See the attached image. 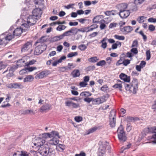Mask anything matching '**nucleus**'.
Here are the masks:
<instances>
[{"label": "nucleus", "instance_id": "4c0bfd02", "mask_svg": "<svg viewBox=\"0 0 156 156\" xmlns=\"http://www.w3.org/2000/svg\"><path fill=\"white\" fill-rule=\"evenodd\" d=\"M92 94L89 92H81L80 94V96H85L88 97L91 96Z\"/></svg>", "mask_w": 156, "mask_h": 156}, {"label": "nucleus", "instance_id": "37998d69", "mask_svg": "<svg viewBox=\"0 0 156 156\" xmlns=\"http://www.w3.org/2000/svg\"><path fill=\"white\" fill-rule=\"evenodd\" d=\"M78 54V53L77 52H71L67 55V57L68 58H71L77 55Z\"/></svg>", "mask_w": 156, "mask_h": 156}, {"label": "nucleus", "instance_id": "2eb2a0df", "mask_svg": "<svg viewBox=\"0 0 156 156\" xmlns=\"http://www.w3.org/2000/svg\"><path fill=\"white\" fill-rule=\"evenodd\" d=\"M120 78L124 81L129 82L130 80L129 76H128L123 73H121L119 75Z\"/></svg>", "mask_w": 156, "mask_h": 156}, {"label": "nucleus", "instance_id": "2f4dec72", "mask_svg": "<svg viewBox=\"0 0 156 156\" xmlns=\"http://www.w3.org/2000/svg\"><path fill=\"white\" fill-rule=\"evenodd\" d=\"M105 147L103 145H101L98 150V154H103L105 153Z\"/></svg>", "mask_w": 156, "mask_h": 156}, {"label": "nucleus", "instance_id": "6ab92c4d", "mask_svg": "<svg viewBox=\"0 0 156 156\" xmlns=\"http://www.w3.org/2000/svg\"><path fill=\"white\" fill-rule=\"evenodd\" d=\"M45 140L44 139L41 138H39L37 140V143H35L34 144V145L37 147H41L44 146V144L45 143Z\"/></svg>", "mask_w": 156, "mask_h": 156}, {"label": "nucleus", "instance_id": "bf43d9fd", "mask_svg": "<svg viewBox=\"0 0 156 156\" xmlns=\"http://www.w3.org/2000/svg\"><path fill=\"white\" fill-rule=\"evenodd\" d=\"M130 51L132 53H133V54L135 55L137 54L138 52V50L136 48H133L131 49Z\"/></svg>", "mask_w": 156, "mask_h": 156}, {"label": "nucleus", "instance_id": "cd10ccee", "mask_svg": "<svg viewBox=\"0 0 156 156\" xmlns=\"http://www.w3.org/2000/svg\"><path fill=\"white\" fill-rule=\"evenodd\" d=\"M108 38L107 37L104 38L101 41L102 44L101 47L104 49L106 48L107 47V43L106 41L107 40Z\"/></svg>", "mask_w": 156, "mask_h": 156}, {"label": "nucleus", "instance_id": "c85d7f7f", "mask_svg": "<svg viewBox=\"0 0 156 156\" xmlns=\"http://www.w3.org/2000/svg\"><path fill=\"white\" fill-rule=\"evenodd\" d=\"M62 36L61 35L59 36H56L51 38L50 41L51 42H54L58 41L62 39Z\"/></svg>", "mask_w": 156, "mask_h": 156}, {"label": "nucleus", "instance_id": "0eeeda50", "mask_svg": "<svg viewBox=\"0 0 156 156\" xmlns=\"http://www.w3.org/2000/svg\"><path fill=\"white\" fill-rule=\"evenodd\" d=\"M51 74L50 71L46 70H44L37 74L35 76L36 79H42Z\"/></svg>", "mask_w": 156, "mask_h": 156}, {"label": "nucleus", "instance_id": "79ce46f5", "mask_svg": "<svg viewBox=\"0 0 156 156\" xmlns=\"http://www.w3.org/2000/svg\"><path fill=\"white\" fill-rule=\"evenodd\" d=\"M151 142L154 144H156V133L154 134L151 138Z\"/></svg>", "mask_w": 156, "mask_h": 156}, {"label": "nucleus", "instance_id": "5701e85b", "mask_svg": "<svg viewBox=\"0 0 156 156\" xmlns=\"http://www.w3.org/2000/svg\"><path fill=\"white\" fill-rule=\"evenodd\" d=\"M105 15L108 16H111L112 15H115L118 14L116 10H112L111 11H107L105 12Z\"/></svg>", "mask_w": 156, "mask_h": 156}, {"label": "nucleus", "instance_id": "3c124183", "mask_svg": "<svg viewBox=\"0 0 156 156\" xmlns=\"http://www.w3.org/2000/svg\"><path fill=\"white\" fill-rule=\"evenodd\" d=\"M103 22H105L104 20H102L100 21V28L101 30L104 29L106 26V25L103 23Z\"/></svg>", "mask_w": 156, "mask_h": 156}, {"label": "nucleus", "instance_id": "f704fd0d", "mask_svg": "<svg viewBox=\"0 0 156 156\" xmlns=\"http://www.w3.org/2000/svg\"><path fill=\"white\" fill-rule=\"evenodd\" d=\"M13 88H20L22 89L23 87L20 83H13L12 84Z\"/></svg>", "mask_w": 156, "mask_h": 156}, {"label": "nucleus", "instance_id": "0e129e2a", "mask_svg": "<svg viewBox=\"0 0 156 156\" xmlns=\"http://www.w3.org/2000/svg\"><path fill=\"white\" fill-rule=\"evenodd\" d=\"M146 59L147 60H149L151 58V53L150 50H148L146 52Z\"/></svg>", "mask_w": 156, "mask_h": 156}, {"label": "nucleus", "instance_id": "39448f33", "mask_svg": "<svg viewBox=\"0 0 156 156\" xmlns=\"http://www.w3.org/2000/svg\"><path fill=\"white\" fill-rule=\"evenodd\" d=\"M44 138L46 139L48 137L49 138L56 137H58V138H60V136L59 135L58 133L56 131H53L50 133H44L42 134Z\"/></svg>", "mask_w": 156, "mask_h": 156}, {"label": "nucleus", "instance_id": "20e7f679", "mask_svg": "<svg viewBox=\"0 0 156 156\" xmlns=\"http://www.w3.org/2000/svg\"><path fill=\"white\" fill-rule=\"evenodd\" d=\"M116 118V112L114 110H112L109 115L110 125L112 127H114L115 125Z\"/></svg>", "mask_w": 156, "mask_h": 156}, {"label": "nucleus", "instance_id": "bb28decb", "mask_svg": "<svg viewBox=\"0 0 156 156\" xmlns=\"http://www.w3.org/2000/svg\"><path fill=\"white\" fill-rule=\"evenodd\" d=\"M34 79V78L33 76L29 75L24 79L23 82H30L33 80Z\"/></svg>", "mask_w": 156, "mask_h": 156}, {"label": "nucleus", "instance_id": "680f3d73", "mask_svg": "<svg viewBox=\"0 0 156 156\" xmlns=\"http://www.w3.org/2000/svg\"><path fill=\"white\" fill-rule=\"evenodd\" d=\"M30 113H32L34 114L33 110H27L24 112V113L25 115L29 114Z\"/></svg>", "mask_w": 156, "mask_h": 156}, {"label": "nucleus", "instance_id": "aec40b11", "mask_svg": "<svg viewBox=\"0 0 156 156\" xmlns=\"http://www.w3.org/2000/svg\"><path fill=\"white\" fill-rule=\"evenodd\" d=\"M125 57L126 56L125 54H122L120 57L119 59L116 63V66H119L121 64H123Z\"/></svg>", "mask_w": 156, "mask_h": 156}, {"label": "nucleus", "instance_id": "e433bc0d", "mask_svg": "<svg viewBox=\"0 0 156 156\" xmlns=\"http://www.w3.org/2000/svg\"><path fill=\"white\" fill-rule=\"evenodd\" d=\"M97 129V127H94L91 129H89L87 132V134L88 135L91 133H93L96 131Z\"/></svg>", "mask_w": 156, "mask_h": 156}, {"label": "nucleus", "instance_id": "7ed1b4c3", "mask_svg": "<svg viewBox=\"0 0 156 156\" xmlns=\"http://www.w3.org/2000/svg\"><path fill=\"white\" fill-rule=\"evenodd\" d=\"M118 137L120 142H123L127 139L125 133L122 125H120L117 130Z\"/></svg>", "mask_w": 156, "mask_h": 156}, {"label": "nucleus", "instance_id": "473e14b6", "mask_svg": "<svg viewBox=\"0 0 156 156\" xmlns=\"http://www.w3.org/2000/svg\"><path fill=\"white\" fill-rule=\"evenodd\" d=\"M99 59L96 56H94L89 58L88 60L89 62L95 63L97 62Z\"/></svg>", "mask_w": 156, "mask_h": 156}, {"label": "nucleus", "instance_id": "c9c22d12", "mask_svg": "<svg viewBox=\"0 0 156 156\" xmlns=\"http://www.w3.org/2000/svg\"><path fill=\"white\" fill-rule=\"evenodd\" d=\"M48 153V155L49 156H54L55 154V151L54 148H49Z\"/></svg>", "mask_w": 156, "mask_h": 156}, {"label": "nucleus", "instance_id": "4be33fe9", "mask_svg": "<svg viewBox=\"0 0 156 156\" xmlns=\"http://www.w3.org/2000/svg\"><path fill=\"white\" fill-rule=\"evenodd\" d=\"M118 9H119V12L126 10L127 8V5L125 3H122L117 5Z\"/></svg>", "mask_w": 156, "mask_h": 156}, {"label": "nucleus", "instance_id": "603ef678", "mask_svg": "<svg viewBox=\"0 0 156 156\" xmlns=\"http://www.w3.org/2000/svg\"><path fill=\"white\" fill-rule=\"evenodd\" d=\"M139 33L142 36L144 41H146L147 40V36L144 34L142 30H141L139 32Z\"/></svg>", "mask_w": 156, "mask_h": 156}, {"label": "nucleus", "instance_id": "ea45409f", "mask_svg": "<svg viewBox=\"0 0 156 156\" xmlns=\"http://www.w3.org/2000/svg\"><path fill=\"white\" fill-rule=\"evenodd\" d=\"M92 104L93 105H99L100 104L99 98L94 99L93 98Z\"/></svg>", "mask_w": 156, "mask_h": 156}, {"label": "nucleus", "instance_id": "412c9836", "mask_svg": "<svg viewBox=\"0 0 156 156\" xmlns=\"http://www.w3.org/2000/svg\"><path fill=\"white\" fill-rule=\"evenodd\" d=\"M41 47L39 46H37L36 47L35 50L34 52V54L36 55H39L44 51V49H40Z\"/></svg>", "mask_w": 156, "mask_h": 156}, {"label": "nucleus", "instance_id": "f03ea898", "mask_svg": "<svg viewBox=\"0 0 156 156\" xmlns=\"http://www.w3.org/2000/svg\"><path fill=\"white\" fill-rule=\"evenodd\" d=\"M38 19L37 18L35 17L33 15L29 16L27 19L26 23L22 24L23 28H25L24 30H28L30 26L34 25L36 22V20Z\"/></svg>", "mask_w": 156, "mask_h": 156}, {"label": "nucleus", "instance_id": "c756f323", "mask_svg": "<svg viewBox=\"0 0 156 156\" xmlns=\"http://www.w3.org/2000/svg\"><path fill=\"white\" fill-rule=\"evenodd\" d=\"M29 154L26 151H21L20 154H18L16 153H14L13 156H29Z\"/></svg>", "mask_w": 156, "mask_h": 156}, {"label": "nucleus", "instance_id": "f8f14e48", "mask_svg": "<svg viewBox=\"0 0 156 156\" xmlns=\"http://www.w3.org/2000/svg\"><path fill=\"white\" fill-rule=\"evenodd\" d=\"M65 104L66 106L69 107L72 106L73 108H76L79 107V104L73 102L70 100L68 99L65 102Z\"/></svg>", "mask_w": 156, "mask_h": 156}, {"label": "nucleus", "instance_id": "a19ab883", "mask_svg": "<svg viewBox=\"0 0 156 156\" xmlns=\"http://www.w3.org/2000/svg\"><path fill=\"white\" fill-rule=\"evenodd\" d=\"M78 48L81 51H84L87 48V46L84 44H81L79 45Z\"/></svg>", "mask_w": 156, "mask_h": 156}, {"label": "nucleus", "instance_id": "49530a36", "mask_svg": "<svg viewBox=\"0 0 156 156\" xmlns=\"http://www.w3.org/2000/svg\"><path fill=\"white\" fill-rule=\"evenodd\" d=\"M114 37L115 39L119 40H123L125 39V37L123 36H119L118 35H115Z\"/></svg>", "mask_w": 156, "mask_h": 156}, {"label": "nucleus", "instance_id": "a211bd4d", "mask_svg": "<svg viewBox=\"0 0 156 156\" xmlns=\"http://www.w3.org/2000/svg\"><path fill=\"white\" fill-rule=\"evenodd\" d=\"M51 106L49 104H44L40 109L41 112L46 111H48L51 109Z\"/></svg>", "mask_w": 156, "mask_h": 156}, {"label": "nucleus", "instance_id": "4d7b16f0", "mask_svg": "<svg viewBox=\"0 0 156 156\" xmlns=\"http://www.w3.org/2000/svg\"><path fill=\"white\" fill-rule=\"evenodd\" d=\"M112 87L115 88H119L121 90L122 87L121 83H116Z\"/></svg>", "mask_w": 156, "mask_h": 156}, {"label": "nucleus", "instance_id": "5fc2aeb1", "mask_svg": "<svg viewBox=\"0 0 156 156\" xmlns=\"http://www.w3.org/2000/svg\"><path fill=\"white\" fill-rule=\"evenodd\" d=\"M138 43L137 40H135L133 42L131 46L132 48L137 47L138 46Z\"/></svg>", "mask_w": 156, "mask_h": 156}, {"label": "nucleus", "instance_id": "864d4df0", "mask_svg": "<svg viewBox=\"0 0 156 156\" xmlns=\"http://www.w3.org/2000/svg\"><path fill=\"white\" fill-rule=\"evenodd\" d=\"M109 88L106 85H104L102 86L101 88V90L104 92H107Z\"/></svg>", "mask_w": 156, "mask_h": 156}, {"label": "nucleus", "instance_id": "1a4fd4ad", "mask_svg": "<svg viewBox=\"0 0 156 156\" xmlns=\"http://www.w3.org/2000/svg\"><path fill=\"white\" fill-rule=\"evenodd\" d=\"M46 145L41 147L38 149V151L43 156H46L48 155V151L49 150L48 147H46Z\"/></svg>", "mask_w": 156, "mask_h": 156}, {"label": "nucleus", "instance_id": "a878e982", "mask_svg": "<svg viewBox=\"0 0 156 156\" xmlns=\"http://www.w3.org/2000/svg\"><path fill=\"white\" fill-rule=\"evenodd\" d=\"M25 61L23 59H20L17 61V66L18 67H21L23 66H26Z\"/></svg>", "mask_w": 156, "mask_h": 156}, {"label": "nucleus", "instance_id": "8fccbe9b", "mask_svg": "<svg viewBox=\"0 0 156 156\" xmlns=\"http://www.w3.org/2000/svg\"><path fill=\"white\" fill-rule=\"evenodd\" d=\"M66 28V27L64 25H59L56 28L57 30L61 31L62 30H64Z\"/></svg>", "mask_w": 156, "mask_h": 156}, {"label": "nucleus", "instance_id": "58836bf2", "mask_svg": "<svg viewBox=\"0 0 156 156\" xmlns=\"http://www.w3.org/2000/svg\"><path fill=\"white\" fill-rule=\"evenodd\" d=\"M73 30L72 29H71V30H69L68 31H66L63 34L61 35L62 36V38L64 37L65 36H67L69 35H70V34L71 33L73 32Z\"/></svg>", "mask_w": 156, "mask_h": 156}, {"label": "nucleus", "instance_id": "ddd939ff", "mask_svg": "<svg viewBox=\"0 0 156 156\" xmlns=\"http://www.w3.org/2000/svg\"><path fill=\"white\" fill-rule=\"evenodd\" d=\"M130 12L129 10H126L121 11L118 12V14L122 19H125L127 18L129 15Z\"/></svg>", "mask_w": 156, "mask_h": 156}, {"label": "nucleus", "instance_id": "c03bdc74", "mask_svg": "<svg viewBox=\"0 0 156 156\" xmlns=\"http://www.w3.org/2000/svg\"><path fill=\"white\" fill-rule=\"evenodd\" d=\"M36 62V61L34 59H33L30 61L29 62H26V66L28 67L30 65H31L34 64L35 62Z\"/></svg>", "mask_w": 156, "mask_h": 156}, {"label": "nucleus", "instance_id": "dca6fc26", "mask_svg": "<svg viewBox=\"0 0 156 156\" xmlns=\"http://www.w3.org/2000/svg\"><path fill=\"white\" fill-rule=\"evenodd\" d=\"M37 69V68L36 67H29L21 70L20 72V73L21 74H22L26 73L27 72V70H28L29 72H30Z\"/></svg>", "mask_w": 156, "mask_h": 156}, {"label": "nucleus", "instance_id": "9d476101", "mask_svg": "<svg viewBox=\"0 0 156 156\" xmlns=\"http://www.w3.org/2000/svg\"><path fill=\"white\" fill-rule=\"evenodd\" d=\"M22 28H17L15 29L14 30L12 31V33L14 34L15 36H20L22 33L23 32H26L28 30H24V27L23 28V27L22 25Z\"/></svg>", "mask_w": 156, "mask_h": 156}, {"label": "nucleus", "instance_id": "69168bd1", "mask_svg": "<svg viewBox=\"0 0 156 156\" xmlns=\"http://www.w3.org/2000/svg\"><path fill=\"white\" fill-rule=\"evenodd\" d=\"M74 119L75 121L77 122H80L83 119L82 117L80 116L75 117Z\"/></svg>", "mask_w": 156, "mask_h": 156}, {"label": "nucleus", "instance_id": "052dcab7", "mask_svg": "<svg viewBox=\"0 0 156 156\" xmlns=\"http://www.w3.org/2000/svg\"><path fill=\"white\" fill-rule=\"evenodd\" d=\"M130 63V60L128 59H125L124 58V60L123 61V65L125 66H127L128 64Z\"/></svg>", "mask_w": 156, "mask_h": 156}, {"label": "nucleus", "instance_id": "7c9ffc66", "mask_svg": "<svg viewBox=\"0 0 156 156\" xmlns=\"http://www.w3.org/2000/svg\"><path fill=\"white\" fill-rule=\"evenodd\" d=\"M71 74L72 76L73 77H79L80 75V71L78 69L74 70L72 72Z\"/></svg>", "mask_w": 156, "mask_h": 156}, {"label": "nucleus", "instance_id": "13d9d810", "mask_svg": "<svg viewBox=\"0 0 156 156\" xmlns=\"http://www.w3.org/2000/svg\"><path fill=\"white\" fill-rule=\"evenodd\" d=\"M44 2V0H36L35 2V4L36 5H41L43 4Z\"/></svg>", "mask_w": 156, "mask_h": 156}, {"label": "nucleus", "instance_id": "09e8293b", "mask_svg": "<svg viewBox=\"0 0 156 156\" xmlns=\"http://www.w3.org/2000/svg\"><path fill=\"white\" fill-rule=\"evenodd\" d=\"M78 31L81 32L83 33L88 32L87 27L81 28L78 29Z\"/></svg>", "mask_w": 156, "mask_h": 156}, {"label": "nucleus", "instance_id": "393cba45", "mask_svg": "<svg viewBox=\"0 0 156 156\" xmlns=\"http://www.w3.org/2000/svg\"><path fill=\"white\" fill-rule=\"evenodd\" d=\"M109 97V95L107 94L105 95H104L98 98L100 104L102 103H103L105 102Z\"/></svg>", "mask_w": 156, "mask_h": 156}, {"label": "nucleus", "instance_id": "774afa93", "mask_svg": "<svg viewBox=\"0 0 156 156\" xmlns=\"http://www.w3.org/2000/svg\"><path fill=\"white\" fill-rule=\"evenodd\" d=\"M151 108L154 112L156 111V99L154 101V103L152 105Z\"/></svg>", "mask_w": 156, "mask_h": 156}, {"label": "nucleus", "instance_id": "6e6d98bb", "mask_svg": "<svg viewBox=\"0 0 156 156\" xmlns=\"http://www.w3.org/2000/svg\"><path fill=\"white\" fill-rule=\"evenodd\" d=\"M156 133V126L150 127V133Z\"/></svg>", "mask_w": 156, "mask_h": 156}, {"label": "nucleus", "instance_id": "423d86ee", "mask_svg": "<svg viewBox=\"0 0 156 156\" xmlns=\"http://www.w3.org/2000/svg\"><path fill=\"white\" fill-rule=\"evenodd\" d=\"M13 29V27H10V28L8 30V33L7 32L5 33L6 36L5 37V38H3L2 39H4L3 42H4L5 40L10 41L12 39L14 38L15 36L14 34L12 33V30Z\"/></svg>", "mask_w": 156, "mask_h": 156}, {"label": "nucleus", "instance_id": "72a5a7b5", "mask_svg": "<svg viewBox=\"0 0 156 156\" xmlns=\"http://www.w3.org/2000/svg\"><path fill=\"white\" fill-rule=\"evenodd\" d=\"M121 43L120 42L117 41L115 43L113 44L112 46V49H115L117 48L118 46L120 47L121 46Z\"/></svg>", "mask_w": 156, "mask_h": 156}, {"label": "nucleus", "instance_id": "de8ad7c7", "mask_svg": "<svg viewBox=\"0 0 156 156\" xmlns=\"http://www.w3.org/2000/svg\"><path fill=\"white\" fill-rule=\"evenodd\" d=\"M146 17L144 16H139L137 19V21L139 23H141L144 22V20Z\"/></svg>", "mask_w": 156, "mask_h": 156}, {"label": "nucleus", "instance_id": "f3484780", "mask_svg": "<svg viewBox=\"0 0 156 156\" xmlns=\"http://www.w3.org/2000/svg\"><path fill=\"white\" fill-rule=\"evenodd\" d=\"M59 141L58 139L56 137H53L48 140V143L50 144L55 145L58 143Z\"/></svg>", "mask_w": 156, "mask_h": 156}, {"label": "nucleus", "instance_id": "9b49d317", "mask_svg": "<svg viewBox=\"0 0 156 156\" xmlns=\"http://www.w3.org/2000/svg\"><path fill=\"white\" fill-rule=\"evenodd\" d=\"M133 30L132 27L128 26L120 28L121 31L124 34H126L130 33Z\"/></svg>", "mask_w": 156, "mask_h": 156}, {"label": "nucleus", "instance_id": "a18cd8bd", "mask_svg": "<svg viewBox=\"0 0 156 156\" xmlns=\"http://www.w3.org/2000/svg\"><path fill=\"white\" fill-rule=\"evenodd\" d=\"M106 62L105 60H102L100 61L99 62H97L96 64V65L98 66H103L105 65Z\"/></svg>", "mask_w": 156, "mask_h": 156}, {"label": "nucleus", "instance_id": "b1692460", "mask_svg": "<svg viewBox=\"0 0 156 156\" xmlns=\"http://www.w3.org/2000/svg\"><path fill=\"white\" fill-rule=\"evenodd\" d=\"M66 58L65 56L61 57L58 60L54 61L52 63L53 66H56L59 63H61L63 60H65Z\"/></svg>", "mask_w": 156, "mask_h": 156}, {"label": "nucleus", "instance_id": "338daca9", "mask_svg": "<svg viewBox=\"0 0 156 156\" xmlns=\"http://www.w3.org/2000/svg\"><path fill=\"white\" fill-rule=\"evenodd\" d=\"M18 67L17 65L14 66L10 67L9 69V71L13 72Z\"/></svg>", "mask_w": 156, "mask_h": 156}, {"label": "nucleus", "instance_id": "e2e57ef3", "mask_svg": "<svg viewBox=\"0 0 156 156\" xmlns=\"http://www.w3.org/2000/svg\"><path fill=\"white\" fill-rule=\"evenodd\" d=\"M93 98H86L84 99V101L87 102L88 103H90L91 101L92 102Z\"/></svg>", "mask_w": 156, "mask_h": 156}, {"label": "nucleus", "instance_id": "f257e3e1", "mask_svg": "<svg viewBox=\"0 0 156 156\" xmlns=\"http://www.w3.org/2000/svg\"><path fill=\"white\" fill-rule=\"evenodd\" d=\"M138 80L136 79H133L130 84H125V88L126 90L135 94L138 90Z\"/></svg>", "mask_w": 156, "mask_h": 156}, {"label": "nucleus", "instance_id": "6e6552de", "mask_svg": "<svg viewBox=\"0 0 156 156\" xmlns=\"http://www.w3.org/2000/svg\"><path fill=\"white\" fill-rule=\"evenodd\" d=\"M32 41H28L25 43L22 47L21 51L25 52L28 51L32 47Z\"/></svg>", "mask_w": 156, "mask_h": 156}, {"label": "nucleus", "instance_id": "4468645a", "mask_svg": "<svg viewBox=\"0 0 156 156\" xmlns=\"http://www.w3.org/2000/svg\"><path fill=\"white\" fill-rule=\"evenodd\" d=\"M32 14L34 16L39 19L41 17L42 11L40 9L36 8L33 10L32 11Z\"/></svg>", "mask_w": 156, "mask_h": 156}]
</instances>
